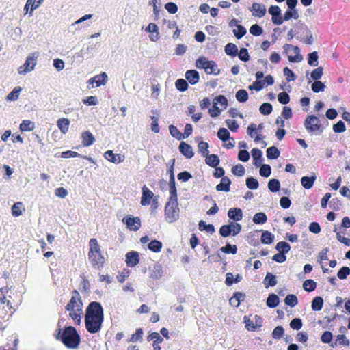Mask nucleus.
I'll list each match as a JSON object with an SVG mask.
<instances>
[{"label":"nucleus","instance_id":"1","mask_svg":"<svg viewBox=\"0 0 350 350\" xmlns=\"http://www.w3.org/2000/svg\"><path fill=\"white\" fill-rule=\"evenodd\" d=\"M104 315L101 304L96 301L91 302L86 309L85 323L87 330L92 334L98 332L102 326Z\"/></svg>","mask_w":350,"mask_h":350},{"label":"nucleus","instance_id":"2","mask_svg":"<svg viewBox=\"0 0 350 350\" xmlns=\"http://www.w3.org/2000/svg\"><path fill=\"white\" fill-rule=\"evenodd\" d=\"M57 340H60L68 348H77L80 342V336L75 327L68 326L64 329L63 332L59 329L56 336Z\"/></svg>","mask_w":350,"mask_h":350},{"label":"nucleus","instance_id":"3","mask_svg":"<svg viewBox=\"0 0 350 350\" xmlns=\"http://www.w3.org/2000/svg\"><path fill=\"white\" fill-rule=\"evenodd\" d=\"M180 208L178 200L169 199L165 206V217L168 223H172L179 219Z\"/></svg>","mask_w":350,"mask_h":350},{"label":"nucleus","instance_id":"4","mask_svg":"<svg viewBox=\"0 0 350 350\" xmlns=\"http://www.w3.org/2000/svg\"><path fill=\"white\" fill-rule=\"evenodd\" d=\"M196 66L199 69H204L208 75H218L220 70L214 61H209L205 57H200L196 61Z\"/></svg>","mask_w":350,"mask_h":350},{"label":"nucleus","instance_id":"5","mask_svg":"<svg viewBox=\"0 0 350 350\" xmlns=\"http://www.w3.org/2000/svg\"><path fill=\"white\" fill-rule=\"evenodd\" d=\"M304 126L310 133H314L317 131L321 133L323 131V128L320 124L319 118L314 115H309L307 116L304 122Z\"/></svg>","mask_w":350,"mask_h":350},{"label":"nucleus","instance_id":"6","mask_svg":"<svg viewBox=\"0 0 350 350\" xmlns=\"http://www.w3.org/2000/svg\"><path fill=\"white\" fill-rule=\"evenodd\" d=\"M38 57V54L37 53H33L31 55H29L25 63L21 66L18 72L20 75H25L27 72H29L34 70L35 66L37 64V58Z\"/></svg>","mask_w":350,"mask_h":350},{"label":"nucleus","instance_id":"7","mask_svg":"<svg viewBox=\"0 0 350 350\" xmlns=\"http://www.w3.org/2000/svg\"><path fill=\"white\" fill-rule=\"evenodd\" d=\"M66 310H73L77 309V311L81 312L83 309V302L81 301L79 293L77 290L72 292V297L70 301L65 307Z\"/></svg>","mask_w":350,"mask_h":350},{"label":"nucleus","instance_id":"8","mask_svg":"<svg viewBox=\"0 0 350 350\" xmlns=\"http://www.w3.org/2000/svg\"><path fill=\"white\" fill-rule=\"evenodd\" d=\"M122 222L126 227L133 231H137L141 226V220L138 217L127 216L122 219Z\"/></svg>","mask_w":350,"mask_h":350},{"label":"nucleus","instance_id":"9","mask_svg":"<svg viewBox=\"0 0 350 350\" xmlns=\"http://www.w3.org/2000/svg\"><path fill=\"white\" fill-rule=\"evenodd\" d=\"M283 49L286 53H288V49H291V51L295 53V56L288 55V60L291 62H299L303 59V57L300 54V49L298 46L289 44H285L283 46Z\"/></svg>","mask_w":350,"mask_h":350},{"label":"nucleus","instance_id":"10","mask_svg":"<svg viewBox=\"0 0 350 350\" xmlns=\"http://www.w3.org/2000/svg\"><path fill=\"white\" fill-rule=\"evenodd\" d=\"M88 258L92 265L98 269L103 267L105 262V258L101 254V252L94 253L93 254H88Z\"/></svg>","mask_w":350,"mask_h":350},{"label":"nucleus","instance_id":"11","mask_svg":"<svg viewBox=\"0 0 350 350\" xmlns=\"http://www.w3.org/2000/svg\"><path fill=\"white\" fill-rule=\"evenodd\" d=\"M107 82V75L105 72H102L95 77L90 79L88 81L89 84L96 83V87L105 85Z\"/></svg>","mask_w":350,"mask_h":350},{"label":"nucleus","instance_id":"12","mask_svg":"<svg viewBox=\"0 0 350 350\" xmlns=\"http://www.w3.org/2000/svg\"><path fill=\"white\" fill-rule=\"evenodd\" d=\"M139 260L138 252L132 251L126 253V263L127 266L131 267H135L139 262Z\"/></svg>","mask_w":350,"mask_h":350},{"label":"nucleus","instance_id":"13","mask_svg":"<svg viewBox=\"0 0 350 350\" xmlns=\"http://www.w3.org/2000/svg\"><path fill=\"white\" fill-rule=\"evenodd\" d=\"M105 158L113 163H120L124 161V157L120 154H115L112 150H107L105 152Z\"/></svg>","mask_w":350,"mask_h":350},{"label":"nucleus","instance_id":"14","mask_svg":"<svg viewBox=\"0 0 350 350\" xmlns=\"http://www.w3.org/2000/svg\"><path fill=\"white\" fill-rule=\"evenodd\" d=\"M253 15L261 18L266 14V6L262 3H254L250 10Z\"/></svg>","mask_w":350,"mask_h":350},{"label":"nucleus","instance_id":"15","mask_svg":"<svg viewBox=\"0 0 350 350\" xmlns=\"http://www.w3.org/2000/svg\"><path fill=\"white\" fill-rule=\"evenodd\" d=\"M154 193L148 189L146 186L142 188V196L141 199V204L142 206L149 205L151 199L153 198Z\"/></svg>","mask_w":350,"mask_h":350},{"label":"nucleus","instance_id":"16","mask_svg":"<svg viewBox=\"0 0 350 350\" xmlns=\"http://www.w3.org/2000/svg\"><path fill=\"white\" fill-rule=\"evenodd\" d=\"M179 150L187 159H191L193 157L194 153L191 146L184 142H180Z\"/></svg>","mask_w":350,"mask_h":350},{"label":"nucleus","instance_id":"17","mask_svg":"<svg viewBox=\"0 0 350 350\" xmlns=\"http://www.w3.org/2000/svg\"><path fill=\"white\" fill-rule=\"evenodd\" d=\"M185 78L191 85H195L198 83L200 76L197 70H189L185 72Z\"/></svg>","mask_w":350,"mask_h":350},{"label":"nucleus","instance_id":"18","mask_svg":"<svg viewBox=\"0 0 350 350\" xmlns=\"http://www.w3.org/2000/svg\"><path fill=\"white\" fill-rule=\"evenodd\" d=\"M228 216L234 221H238L242 219L243 213L239 208H231L228 211Z\"/></svg>","mask_w":350,"mask_h":350},{"label":"nucleus","instance_id":"19","mask_svg":"<svg viewBox=\"0 0 350 350\" xmlns=\"http://www.w3.org/2000/svg\"><path fill=\"white\" fill-rule=\"evenodd\" d=\"M231 180L227 176H224L221 178L220 183L216 186V190L217 191H225L228 192L230 191V185Z\"/></svg>","mask_w":350,"mask_h":350},{"label":"nucleus","instance_id":"20","mask_svg":"<svg viewBox=\"0 0 350 350\" xmlns=\"http://www.w3.org/2000/svg\"><path fill=\"white\" fill-rule=\"evenodd\" d=\"M82 143L84 146H89L95 142L94 135L90 131H85L81 134Z\"/></svg>","mask_w":350,"mask_h":350},{"label":"nucleus","instance_id":"21","mask_svg":"<svg viewBox=\"0 0 350 350\" xmlns=\"http://www.w3.org/2000/svg\"><path fill=\"white\" fill-rule=\"evenodd\" d=\"M316 176L313 175L311 176H303L301 178V184L306 189H310L316 180Z\"/></svg>","mask_w":350,"mask_h":350},{"label":"nucleus","instance_id":"22","mask_svg":"<svg viewBox=\"0 0 350 350\" xmlns=\"http://www.w3.org/2000/svg\"><path fill=\"white\" fill-rule=\"evenodd\" d=\"M204 157H206V163L212 167H216L219 163V159L218 156L215 154H208L207 156H205Z\"/></svg>","mask_w":350,"mask_h":350},{"label":"nucleus","instance_id":"23","mask_svg":"<svg viewBox=\"0 0 350 350\" xmlns=\"http://www.w3.org/2000/svg\"><path fill=\"white\" fill-rule=\"evenodd\" d=\"M57 124L61 132L65 134L68 131L70 121L67 118H62L57 120Z\"/></svg>","mask_w":350,"mask_h":350},{"label":"nucleus","instance_id":"24","mask_svg":"<svg viewBox=\"0 0 350 350\" xmlns=\"http://www.w3.org/2000/svg\"><path fill=\"white\" fill-rule=\"evenodd\" d=\"M169 187H170V198L169 199H174L178 200L177 197V190L175 185V177L172 176L171 178L169 180Z\"/></svg>","mask_w":350,"mask_h":350},{"label":"nucleus","instance_id":"25","mask_svg":"<svg viewBox=\"0 0 350 350\" xmlns=\"http://www.w3.org/2000/svg\"><path fill=\"white\" fill-rule=\"evenodd\" d=\"M264 284L266 288L275 286L277 284L275 275L271 273H267L264 280Z\"/></svg>","mask_w":350,"mask_h":350},{"label":"nucleus","instance_id":"26","mask_svg":"<svg viewBox=\"0 0 350 350\" xmlns=\"http://www.w3.org/2000/svg\"><path fill=\"white\" fill-rule=\"evenodd\" d=\"M280 302L278 296L274 293H271L269 295L267 299V306L269 308H275Z\"/></svg>","mask_w":350,"mask_h":350},{"label":"nucleus","instance_id":"27","mask_svg":"<svg viewBox=\"0 0 350 350\" xmlns=\"http://www.w3.org/2000/svg\"><path fill=\"white\" fill-rule=\"evenodd\" d=\"M225 53L230 56L235 57L238 53V48L236 44L233 43H228L225 46Z\"/></svg>","mask_w":350,"mask_h":350},{"label":"nucleus","instance_id":"28","mask_svg":"<svg viewBox=\"0 0 350 350\" xmlns=\"http://www.w3.org/2000/svg\"><path fill=\"white\" fill-rule=\"evenodd\" d=\"M260 240L264 244H271L274 241V235L269 231H263Z\"/></svg>","mask_w":350,"mask_h":350},{"label":"nucleus","instance_id":"29","mask_svg":"<svg viewBox=\"0 0 350 350\" xmlns=\"http://www.w3.org/2000/svg\"><path fill=\"white\" fill-rule=\"evenodd\" d=\"M280 151L275 146H271L267 150V157L270 159H275L280 157Z\"/></svg>","mask_w":350,"mask_h":350},{"label":"nucleus","instance_id":"30","mask_svg":"<svg viewBox=\"0 0 350 350\" xmlns=\"http://www.w3.org/2000/svg\"><path fill=\"white\" fill-rule=\"evenodd\" d=\"M323 299L321 297H315L312 301V309L314 311H319L322 309Z\"/></svg>","mask_w":350,"mask_h":350},{"label":"nucleus","instance_id":"31","mask_svg":"<svg viewBox=\"0 0 350 350\" xmlns=\"http://www.w3.org/2000/svg\"><path fill=\"white\" fill-rule=\"evenodd\" d=\"M69 317L72 319L75 323L79 325L81 322V317L83 315V309H81V312L77 311V309H74L73 310H69Z\"/></svg>","mask_w":350,"mask_h":350},{"label":"nucleus","instance_id":"32","mask_svg":"<svg viewBox=\"0 0 350 350\" xmlns=\"http://www.w3.org/2000/svg\"><path fill=\"white\" fill-rule=\"evenodd\" d=\"M199 230H205L208 233L213 234L215 232V227L213 224H206L203 220H200L198 224Z\"/></svg>","mask_w":350,"mask_h":350},{"label":"nucleus","instance_id":"33","mask_svg":"<svg viewBox=\"0 0 350 350\" xmlns=\"http://www.w3.org/2000/svg\"><path fill=\"white\" fill-rule=\"evenodd\" d=\"M90 251L88 254H93L94 253H98L100 251V247L96 239H91L89 242Z\"/></svg>","mask_w":350,"mask_h":350},{"label":"nucleus","instance_id":"34","mask_svg":"<svg viewBox=\"0 0 350 350\" xmlns=\"http://www.w3.org/2000/svg\"><path fill=\"white\" fill-rule=\"evenodd\" d=\"M252 220L256 224H262L267 221V217L264 213L260 212L254 215Z\"/></svg>","mask_w":350,"mask_h":350},{"label":"nucleus","instance_id":"35","mask_svg":"<svg viewBox=\"0 0 350 350\" xmlns=\"http://www.w3.org/2000/svg\"><path fill=\"white\" fill-rule=\"evenodd\" d=\"M148 247L154 252H159L162 247V243L157 240H152L148 243Z\"/></svg>","mask_w":350,"mask_h":350},{"label":"nucleus","instance_id":"36","mask_svg":"<svg viewBox=\"0 0 350 350\" xmlns=\"http://www.w3.org/2000/svg\"><path fill=\"white\" fill-rule=\"evenodd\" d=\"M217 137L223 142H226L231 139L229 131L225 128H220L219 129Z\"/></svg>","mask_w":350,"mask_h":350},{"label":"nucleus","instance_id":"37","mask_svg":"<svg viewBox=\"0 0 350 350\" xmlns=\"http://www.w3.org/2000/svg\"><path fill=\"white\" fill-rule=\"evenodd\" d=\"M236 99L240 103H245L248 99V94L245 90L241 89L237 92Z\"/></svg>","mask_w":350,"mask_h":350},{"label":"nucleus","instance_id":"38","mask_svg":"<svg viewBox=\"0 0 350 350\" xmlns=\"http://www.w3.org/2000/svg\"><path fill=\"white\" fill-rule=\"evenodd\" d=\"M268 188L271 192H277L280 190V183L278 179H271L268 183Z\"/></svg>","mask_w":350,"mask_h":350},{"label":"nucleus","instance_id":"39","mask_svg":"<svg viewBox=\"0 0 350 350\" xmlns=\"http://www.w3.org/2000/svg\"><path fill=\"white\" fill-rule=\"evenodd\" d=\"M275 249L281 253H288L291 250L290 245L285 241H280L277 243Z\"/></svg>","mask_w":350,"mask_h":350},{"label":"nucleus","instance_id":"40","mask_svg":"<svg viewBox=\"0 0 350 350\" xmlns=\"http://www.w3.org/2000/svg\"><path fill=\"white\" fill-rule=\"evenodd\" d=\"M175 86L180 92H185L188 89V83L186 80L183 79H178L175 82Z\"/></svg>","mask_w":350,"mask_h":350},{"label":"nucleus","instance_id":"41","mask_svg":"<svg viewBox=\"0 0 350 350\" xmlns=\"http://www.w3.org/2000/svg\"><path fill=\"white\" fill-rule=\"evenodd\" d=\"M34 127V123L30 120H23L20 124V129L22 131H31Z\"/></svg>","mask_w":350,"mask_h":350},{"label":"nucleus","instance_id":"42","mask_svg":"<svg viewBox=\"0 0 350 350\" xmlns=\"http://www.w3.org/2000/svg\"><path fill=\"white\" fill-rule=\"evenodd\" d=\"M21 90H22L21 88L16 87L15 88H14V90L11 92H10L8 94L6 99L8 100H10V101L16 100L18 98L19 94Z\"/></svg>","mask_w":350,"mask_h":350},{"label":"nucleus","instance_id":"43","mask_svg":"<svg viewBox=\"0 0 350 350\" xmlns=\"http://www.w3.org/2000/svg\"><path fill=\"white\" fill-rule=\"evenodd\" d=\"M209 146L207 142L201 141L198 143V148L199 152L202 154V157L207 156L208 154V148Z\"/></svg>","mask_w":350,"mask_h":350},{"label":"nucleus","instance_id":"44","mask_svg":"<svg viewBox=\"0 0 350 350\" xmlns=\"http://www.w3.org/2000/svg\"><path fill=\"white\" fill-rule=\"evenodd\" d=\"M284 302L286 305L294 307L298 304V299L295 295L289 294L285 297Z\"/></svg>","mask_w":350,"mask_h":350},{"label":"nucleus","instance_id":"45","mask_svg":"<svg viewBox=\"0 0 350 350\" xmlns=\"http://www.w3.org/2000/svg\"><path fill=\"white\" fill-rule=\"evenodd\" d=\"M169 131H170L171 135L173 137H174L178 140L183 139L184 136L183 135V133L178 131V129L176 128V126H174V125H170Z\"/></svg>","mask_w":350,"mask_h":350},{"label":"nucleus","instance_id":"46","mask_svg":"<svg viewBox=\"0 0 350 350\" xmlns=\"http://www.w3.org/2000/svg\"><path fill=\"white\" fill-rule=\"evenodd\" d=\"M316 282L310 279L306 280L303 284V288L308 292L313 291L316 288Z\"/></svg>","mask_w":350,"mask_h":350},{"label":"nucleus","instance_id":"47","mask_svg":"<svg viewBox=\"0 0 350 350\" xmlns=\"http://www.w3.org/2000/svg\"><path fill=\"white\" fill-rule=\"evenodd\" d=\"M246 186L250 189H257L259 187L258 181L253 178L249 177L246 179Z\"/></svg>","mask_w":350,"mask_h":350},{"label":"nucleus","instance_id":"48","mask_svg":"<svg viewBox=\"0 0 350 350\" xmlns=\"http://www.w3.org/2000/svg\"><path fill=\"white\" fill-rule=\"evenodd\" d=\"M292 18H293L295 19H297L299 18L298 11L296 9H293V10L289 9L288 10H286L284 14V21H288Z\"/></svg>","mask_w":350,"mask_h":350},{"label":"nucleus","instance_id":"49","mask_svg":"<svg viewBox=\"0 0 350 350\" xmlns=\"http://www.w3.org/2000/svg\"><path fill=\"white\" fill-rule=\"evenodd\" d=\"M325 85L320 81H315L311 85V89L314 92L318 93L325 90Z\"/></svg>","mask_w":350,"mask_h":350},{"label":"nucleus","instance_id":"50","mask_svg":"<svg viewBox=\"0 0 350 350\" xmlns=\"http://www.w3.org/2000/svg\"><path fill=\"white\" fill-rule=\"evenodd\" d=\"M272 105L269 103L262 104L259 108L260 112L263 115H269L272 112Z\"/></svg>","mask_w":350,"mask_h":350},{"label":"nucleus","instance_id":"51","mask_svg":"<svg viewBox=\"0 0 350 350\" xmlns=\"http://www.w3.org/2000/svg\"><path fill=\"white\" fill-rule=\"evenodd\" d=\"M308 63L312 66H316L318 64V54L314 51L308 54Z\"/></svg>","mask_w":350,"mask_h":350},{"label":"nucleus","instance_id":"52","mask_svg":"<svg viewBox=\"0 0 350 350\" xmlns=\"http://www.w3.org/2000/svg\"><path fill=\"white\" fill-rule=\"evenodd\" d=\"M23 208V204L21 202L15 203L12 207V213L14 217H18L22 215L21 208Z\"/></svg>","mask_w":350,"mask_h":350},{"label":"nucleus","instance_id":"53","mask_svg":"<svg viewBox=\"0 0 350 350\" xmlns=\"http://www.w3.org/2000/svg\"><path fill=\"white\" fill-rule=\"evenodd\" d=\"M350 274V268L349 267H342L337 273V276L340 280H345Z\"/></svg>","mask_w":350,"mask_h":350},{"label":"nucleus","instance_id":"54","mask_svg":"<svg viewBox=\"0 0 350 350\" xmlns=\"http://www.w3.org/2000/svg\"><path fill=\"white\" fill-rule=\"evenodd\" d=\"M232 172L237 176H243L245 174V168L241 164H238L232 167Z\"/></svg>","mask_w":350,"mask_h":350},{"label":"nucleus","instance_id":"55","mask_svg":"<svg viewBox=\"0 0 350 350\" xmlns=\"http://www.w3.org/2000/svg\"><path fill=\"white\" fill-rule=\"evenodd\" d=\"M260 174L263 177H269L271 173V168L269 165L263 164L260 168Z\"/></svg>","mask_w":350,"mask_h":350},{"label":"nucleus","instance_id":"56","mask_svg":"<svg viewBox=\"0 0 350 350\" xmlns=\"http://www.w3.org/2000/svg\"><path fill=\"white\" fill-rule=\"evenodd\" d=\"M237 29H233V33L234 34V36L237 39H241L242 37H243L245 35V33L247 32L246 29L241 25H237Z\"/></svg>","mask_w":350,"mask_h":350},{"label":"nucleus","instance_id":"57","mask_svg":"<svg viewBox=\"0 0 350 350\" xmlns=\"http://www.w3.org/2000/svg\"><path fill=\"white\" fill-rule=\"evenodd\" d=\"M228 226H229V227H230V228L231 230L232 234L233 236H236L241 230V226L239 223H237V222H230Z\"/></svg>","mask_w":350,"mask_h":350},{"label":"nucleus","instance_id":"58","mask_svg":"<svg viewBox=\"0 0 350 350\" xmlns=\"http://www.w3.org/2000/svg\"><path fill=\"white\" fill-rule=\"evenodd\" d=\"M221 251H222L224 253L226 254H236L237 251V247L235 245H230V243H227L226 246L222 247L221 249Z\"/></svg>","mask_w":350,"mask_h":350},{"label":"nucleus","instance_id":"59","mask_svg":"<svg viewBox=\"0 0 350 350\" xmlns=\"http://www.w3.org/2000/svg\"><path fill=\"white\" fill-rule=\"evenodd\" d=\"M251 34L255 36L261 35L263 32L262 28L257 24L252 25L250 28Z\"/></svg>","mask_w":350,"mask_h":350},{"label":"nucleus","instance_id":"60","mask_svg":"<svg viewBox=\"0 0 350 350\" xmlns=\"http://www.w3.org/2000/svg\"><path fill=\"white\" fill-rule=\"evenodd\" d=\"M323 75V68L318 67L311 72V78L315 81H319Z\"/></svg>","mask_w":350,"mask_h":350},{"label":"nucleus","instance_id":"61","mask_svg":"<svg viewBox=\"0 0 350 350\" xmlns=\"http://www.w3.org/2000/svg\"><path fill=\"white\" fill-rule=\"evenodd\" d=\"M283 72L286 77V79L287 80V81L289 82V81L295 80L296 77H295L294 72L291 69H289L288 67H285L284 68Z\"/></svg>","mask_w":350,"mask_h":350},{"label":"nucleus","instance_id":"62","mask_svg":"<svg viewBox=\"0 0 350 350\" xmlns=\"http://www.w3.org/2000/svg\"><path fill=\"white\" fill-rule=\"evenodd\" d=\"M284 328L282 326H277L272 332V336L275 339H280L284 334Z\"/></svg>","mask_w":350,"mask_h":350},{"label":"nucleus","instance_id":"63","mask_svg":"<svg viewBox=\"0 0 350 350\" xmlns=\"http://www.w3.org/2000/svg\"><path fill=\"white\" fill-rule=\"evenodd\" d=\"M239 58L240 60L243 62H247L250 60V55L247 52V50L245 48H242L240 49L239 53H237Z\"/></svg>","mask_w":350,"mask_h":350},{"label":"nucleus","instance_id":"64","mask_svg":"<svg viewBox=\"0 0 350 350\" xmlns=\"http://www.w3.org/2000/svg\"><path fill=\"white\" fill-rule=\"evenodd\" d=\"M219 234L223 237H227L232 234V232L228 224L223 225L221 226L219 228Z\"/></svg>","mask_w":350,"mask_h":350}]
</instances>
